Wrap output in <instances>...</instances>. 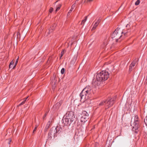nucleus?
<instances>
[{
  "label": "nucleus",
  "instance_id": "1",
  "mask_svg": "<svg viewBox=\"0 0 147 147\" xmlns=\"http://www.w3.org/2000/svg\"><path fill=\"white\" fill-rule=\"evenodd\" d=\"M75 119L74 113L72 111H68L66 114V117L62 120V122L65 125L69 126Z\"/></svg>",
  "mask_w": 147,
  "mask_h": 147
},
{
  "label": "nucleus",
  "instance_id": "2",
  "mask_svg": "<svg viewBox=\"0 0 147 147\" xmlns=\"http://www.w3.org/2000/svg\"><path fill=\"white\" fill-rule=\"evenodd\" d=\"M92 92V88L89 86H87L84 88L80 94L81 100H83L84 102L88 98Z\"/></svg>",
  "mask_w": 147,
  "mask_h": 147
},
{
  "label": "nucleus",
  "instance_id": "3",
  "mask_svg": "<svg viewBox=\"0 0 147 147\" xmlns=\"http://www.w3.org/2000/svg\"><path fill=\"white\" fill-rule=\"evenodd\" d=\"M62 131V129L60 126H57L56 127H53L51 128L48 133L49 138H51L52 136L54 138L57 136V134L60 133Z\"/></svg>",
  "mask_w": 147,
  "mask_h": 147
},
{
  "label": "nucleus",
  "instance_id": "4",
  "mask_svg": "<svg viewBox=\"0 0 147 147\" xmlns=\"http://www.w3.org/2000/svg\"><path fill=\"white\" fill-rule=\"evenodd\" d=\"M140 124L141 121L138 116L137 115L135 116L134 121L132 123H131V125L132 127V130L135 131L136 133H138L139 131L138 129L140 127Z\"/></svg>",
  "mask_w": 147,
  "mask_h": 147
},
{
  "label": "nucleus",
  "instance_id": "5",
  "mask_svg": "<svg viewBox=\"0 0 147 147\" xmlns=\"http://www.w3.org/2000/svg\"><path fill=\"white\" fill-rule=\"evenodd\" d=\"M109 77V74L108 72L102 71L97 74L96 79L98 81H104L107 80Z\"/></svg>",
  "mask_w": 147,
  "mask_h": 147
},
{
  "label": "nucleus",
  "instance_id": "6",
  "mask_svg": "<svg viewBox=\"0 0 147 147\" xmlns=\"http://www.w3.org/2000/svg\"><path fill=\"white\" fill-rule=\"evenodd\" d=\"M123 33L125 35L126 33L124 32L123 31H121L120 29L117 28L111 34V37L112 38L115 40L117 42L118 39L121 36V34Z\"/></svg>",
  "mask_w": 147,
  "mask_h": 147
},
{
  "label": "nucleus",
  "instance_id": "7",
  "mask_svg": "<svg viewBox=\"0 0 147 147\" xmlns=\"http://www.w3.org/2000/svg\"><path fill=\"white\" fill-rule=\"evenodd\" d=\"M115 100V98L113 97L108 99L107 102L105 104V107L106 109H108L110 107L112 106L114 104Z\"/></svg>",
  "mask_w": 147,
  "mask_h": 147
},
{
  "label": "nucleus",
  "instance_id": "8",
  "mask_svg": "<svg viewBox=\"0 0 147 147\" xmlns=\"http://www.w3.org/2000/svg\"><path fill=\"white\" fill-rule=\"evenodd\" d=\"M55 27V24L53 25L52 26H51L50 28L49 29V31L47 32L49 34L52 33L54 30Z\"/></svg>",
  "mask_w": 147,
  "mask_h": 147
},
{
  "label": "nucleus",
  "instance_id": "9",
  "mask_svg": "<svg viewBox=\"0 0 147 147\" xmlns=\"http://www.w3.org/2000/svg\"><path fill=\"white\" fill-rule=\"evenodd\" d=\"M88 118L82 116L80 118V121L82 123H84L87 120Z\"/></svg>",
  "mask_w": 147,
  "mask_h": 147
},
{
  "label": "nucleus",
  "instance_id": "10",
  "mask_svg": "<svg viewBox=\"0 0 147 147\" xmlns=\"http://www.w3.org/2000/svg\"><path fill=\"white\" fill-rule=\"evenodd\" d=\"M81 115L82 116L88 118V114L86 111H83L82 112V114Z\"/></svg>",
  "mask_w": 147,
  "mask_h": 147
},
{
  "label": "nucleus",
  "instance_id": "11",
  "mask_svg": "<svg viewBox=\"0 0 147 147\" xmlns=\"http://www.w3.org/2000/svg\"><path fill=\"white\" fill-rule=\"evenodd\" d=\"M107 101V100H105L104 101H101L99 104V106H100L103 105Z\"/></svg>",
  "mask_w": 147,
  "mask_h": 147
},
{
  "label": "nucleus",
  "instance_id": "12",
  "mask_svg": "<svg viewBox=\"0 0 147 147\" xmlns=\"http://www.w3.org/2000/svg\"><path fill=\"white\" fill-rule=\"evenodd\" d=\"M87 19V16H86L85 17V18L83 20H82L81 24V25L83 24H84V23H85V22L86 21Z\"/></svg>",
  "mask_w": 147,
  "mask_h": 147
},
{
  "label": "nucleus",
  "instance_id": "13",
  "mask_svg": "<svg viewBox=\"0 0 147 147\" xmlns=\"http://www.w3.org/2000/svg\"><path fill=\"white\" fill-rule=\"evenodd\" d=\"M61 4H59L58 5H57L56 7V11H58L60 9V7H61Z\"/></svg>",
  "mask_w": 147,
  "mask_h": 147
},
{
  "label": "nucleus",
  "instance_id": "14",
  "mask_svg": "<svg viewBox=\"0 0 147 147\" xmlns=\"http://www.w3.org/2000/svg\"><path fill=\"white\" fill-rule=\"evenodd\" d=\"M56 83L54 80L52 81V84L53 86V88H54L56 86Z\"/></svg>",
  "mask_w": 147,
  "mask_h": 147
},
{
  "label": "nucleus",
  "instance_id": "15",
  "mask_svg": "<svg viewBox=\"0 0 147 147\" xmlns=\"http://www.w3.org/2000/svg\"><path fill=\"white\" fill-rule=\"evenodd\" d=\"M98 24H97V23H95L94 24V25L93 27H92V30H94L96 28L97 26H98Z\"/></svg>",
  "mask_w": 147,
  "mask_h": 147
},
{
  "label": "nucleus",
  "instance_id": "16",
  "mask_svg": "<svg viewBox=\"0 0 147 147\" xmlns=\"http://www.w3.org/2000/svg\"><path fill=\"white\" fill-rule=\"evenodd\" d=\"M13 61L11 62L9 65V68H10L13 67Z\"/></svg>",
  "mask_w": 147,
  "mask_h": 147
},
{
  "label": "nucleus",
  "instance_id": "17",
  "mask_svg": "<svg viewBox=\"0 0 147 147\" xmlns=\"http://www.w3.org/2000/svg\"><path fill=\"white\" fill-rule=\"evenodd\" d=\"M50 123H50V121H49L47 123L45 127L47 128H49V126H50Z\"/></svg>",
  "mask_w": 147,
  "mask_h": 147
},
{
  "label": "nucleus",
  "instance_id": "18",
  "mask_svg": "<svg viewBox=\"0 0 147 147\" xmlns=\"http://www.w3.org/2000/svg\"><path fill=\"white\" fill-rule=\"evenodd\" d=\"M64 51H65V50H63L61 52V55L60 56V59H61V57L63 56V55L64 54V53H65Z\"/></svg>",
  "mask_w": 147,
  "mask_h": 147
},
{
  "label": "nucleus",
  "instance_id": "19",
  "mask_svg": "<svg viewBox=\"0 0 147 147\" xmlns=\"http://www.w3.org/2000/svg\"><path fill=\"white\" fill-rule=\"evenodd\" d=\"M140 3V0H137L135 3V5H138Z\"/></svg>",
  "mask_w": 147,
  "mask_h": 147
},
{
  "label": "nucleus",
  "instance_id": "20",
  "mask_svg": "<svg viewBox=\"0 0 147 147\" xmlns=\"http://www.w3.org/2000/svg\"><path fill=\"white\" fill-rule=\"evenodd\" d=\"M38 126V125H36V127H35V128L34 129V130L33 131V134H34L35 133V132L36 131V130Z\"/></svg>",
  "mask_w": 147,
  "mask_h": 147
},
{
  "label": "nucleus",
  "instance_id": "21",
  "mask_svg": "<svg viewBox=\"0 0 147 147\" xmlns=\"http://www.w3.org/2000/svg\"><path fill=\"white\" fill-rule=\"evenodd\" d=\"M65 70L64 68H62L61 70V73L62 74H63L65 72Z\"/></svg>",
  "mask_w": 147,
  "mask_h": 147
},
{
  "label": "nucleus",
  "instance_id": "22",
  "mask_svg": "<svg viewBox=\"0 0 147 147\" xmlns=\"http://www.w3.org/2000/svg\"><path fill=\"white\" fill-rule=\"evenodd\" d=\"M48 113V112H47L43 116V120H45V117H46V115H47V114Z\"/></svg>",
  "mask_w": 147,
  "mask_h": 147
},
{
  "label": "nucleus",
  "instance_id": "23",
  "mask_svg": "<svg viewBox=\"0 0 147 147\" xmlns=\"http://www.w3.org/2000/svg\"><path fill=\"white\" fill-rule=\"evenodd\" d=\"M18 59H19V57H18L17 58V60H16V63H15V65H14V67L17 64V63H18Z\"/></svg>",
  "mask_w": 147,
  "mask_h": 147
},
{
  "label": "nucleus",
  "instance_id": "24",
  "mask_svg": "<svg viewBox=\"0 0 147 147\" xmlns=\"http://www.w3.org/2000/svg\"><path fill=\"white\" fill-rule=\"evenodd\" d=\"M100 22V19L99 18L98 20L97 21L95 22L96 23H97V24H98Z\"/></svg>",
  "mask_w": 147,
  "mask_h": 147
},
{
  "label": "nucleus",
  "instance_id": "25",
  "mask_svg": "<svg viewBox=\"0 0 147 147\" xmlns=\"http://www.w3.org/2000/svg\"><path fill=\"white\" fill-rule=\"evenodd\" d=\"M135 65V63H134V62H132V63L130 65H131V66H132L134 67V66Z\"/></svg>",
  "mask_w": 147,
  "mask_h": 147
},
{
  "label": "nucleus",
  "instance_id": "26",
  "mask_svg": "<svg viewBox=\"0 0 147 147\" xmlns=\"http://www.w3.org/2000/svg\"><path fill=\"white\" fill-rule=\"evenodd\" d=\"M26 101V100H24V101H22L21 103L19 105H23L24 103Z\"/></svg>",
  "mask_w": 147,
  "mask_h": 147
},
{
  "label": "nucleus",
  "instance_id": "27",
  "mask_svg": "<svg viewBox=\"0 0 147 147\" xmlns=\"http://www.w3.org/2000/svg\"><path fill=\"white\" fill-rule=\"evenodd\" d=\"M53 8L52 7H51L50 8L49 10V12L50 13H51L53 11Z\"/></svg>",
  "mask_w": 147,
  "mask_h": 147
},
{
  "label": "nucleus",
  "instance_id": "28",
  "mask_svg": "<svg viewBox=\"0 0 147 147\" xmlns=\"http://www.w3.org/2000/svg\"><path fill=\"white\" fill-rule=\"evenodd\" d=\"M137 61H138V60L137 59H136L132 62H134V63H135V64H136L137 63Z\"/></svg>",
  "mask_w": 147,
  "mask_h": 147
},
{
  "label": "nucleus",
  "instance_id": "29",
  "mask_svg": "<svg viewBox=\"0 0 147 147\" xmlns=\"http://www.w3.org/2000/svg\"><path fill=\"white\" fill-rule=\"evenodd\" d=\"M133 67L131 66L130 65L129 67V71H131Z\"/></svg>",
  "mask_w": 147,
  "mask_h": 147
},
{
  "label": "nucleus",
  "instance_id": "30",
  "mask_svg": "<svg viewBox=\"0 0 147 147\" xmlns=\"http://www.w3.org/2000/svg\"><path fill=\"white\" fill-rule=\"evenodd\" d=\"M75 7V4H73L71 6L72 9H74V8Z\"/></svg>",
  "mask_w": 147,
  "mask_h": 147
},
{
  "label": "nucleus",
  "instance_id": "31",
  "mask_svg": "<svg viewBox=\"0 0 147 147\" xmlns=\"http://www.w3.org/2000/svg\"><path fill=\"white\" fill-rule=\"evenodd\" d=\"M9 142L8 143L9 144H10V142L11 141V138H9L8 140Z\"/></svg>",
  "mask_w": 147,
  "mask_h": 147
},
{
  "label": "nucleus",
  "instance_id": "32",
  "mask_svg": "<svg viewBox=\"0 0 147 147\" xmlns=\"http://www.w3.org/2000/svg\"><path fill=\"white\" fill-rule=\"evenodd\" d=\"M71 11H72L71 10H70L68 12V13L67 15H69V13H71Z\"/></svg>",
  "mask_w": 147,
  "mask_h": 147
},
{
  "label": "nucleus",
  "instance_id": "33",
  "mask_svg": "<svg viewBox=\"0 0 147 147\" xmlns=\"http://www.w3.org/2000/svg\"><path fill=\"white\" fill-rule=\"evenodd\" d=\"M48 128H47L46 127H45V129H44V131L45 132H46L47 131V129Z\"/></svg>",
  "mask_w": 147,
  "mask_h": 147
},
{
  "label": "nucleus",
  "instance_id": "34",
  "mask_svg": "<svg viewBox=\"0 0 147 147\" xmlns=\"http://www.w3.org/2000/svg\"><path fill=\"white\" fill-rule=\"evenodd\" d=\"M19 36H20V33L19 32H18L17 33V36L18 37Z\"/></svg>",
  "mask_w": 147,
  "mask_h": 147
},
{
  "label": "nucleus",
  "instance_id": "35",
  "mask_svg": "<svg viewBox=\"0 0 147 147\" xmlns=\"http://www.w3.org/2000/svg\"><path fill=\"white\" fill-rule=\"evenodd\" d=\"M78 2V0H76L75 2V3L74 4Z\"/></svg>",
  "mask_w": 147,
  "mask_h": 147
},
{
  "label": "nucleus",
  "instance_id": "36",
  "mask_svg": "<svg viewBox=\"0 0 147 147\" xmlns=\"http://www.w3.org/2000/svg\"><path fill=\"white\" fill-rule=\"evenodd\" d=\"M94 84H98V83H97V82H95L94 83ZM97 85H98V84H97Z\"/></svg>",
  "mask_w": 147,
  "mask_h": 147
},
{
  "label": "nucleus",
  "instance_id": "37",
  "mask_svg": "<svg viewBox=\"0 0 147 147\" xmlns=\"http://www.w3.org/2000/svg\"><path fill=\"white\" fill-rule=\"evenodd\" d=\"M28 97H27L26 98H25V100H26L28 99Z\"/></svg>",
  "mask_w": 147,
  "mask_h": 147
},
{
  "label": "nucleus",
  "instance_id": "38",
  "mask_svg": "<svg viewBox=\"0 0 147 147\" xmlns=\"http://www.w3.org/2000/svg\"><path fill=\"white\" fill-rule=\"evenodd\" d=\"M74 9H72V8H71V9H70V10H71V11H72V10H73Z\"/></svg>",
  "mask_w": 147,
  "mask_h": 147
},
{
  "label": "nucleus",
  "instance_id": "39",
  "mask_svg": "<svg viewBox=\"0 0 147 147\" xmlns=\"http://www.w3.org/2000/svg\"><path fill=\"white\" fill-rule=\"evenodd\" d=\"M57 1H56V2H55V3H55H55H57Z\"/></svg>",
  "mask_w": 147,
  "mask_h": 147
}]
</instances>
